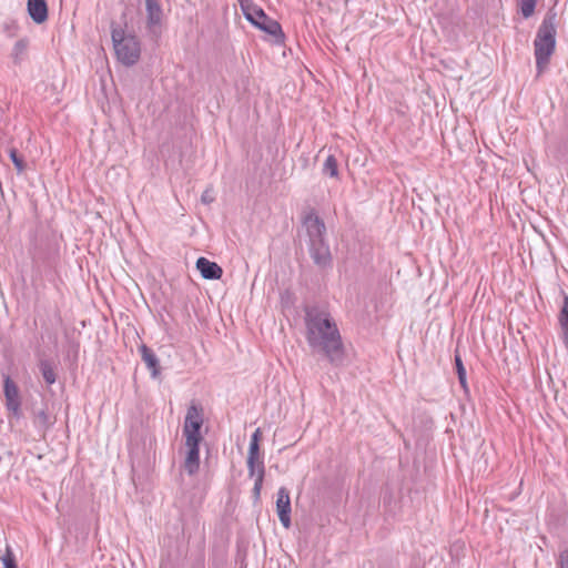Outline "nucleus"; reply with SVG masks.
Returning a JSON list of instances; mask_svg holds the SVG:
<instances>
[{
    "instance_id": "obj_23",
    "label": "nucleus",
    "mask_w": 568,
    "mask_h": 568,
    "mask_svg": "<svg viewBox=\"0 0 568 568\" xmlns=\"http://www.w3.org/2000/svg\"><path fill=\"white\" fill-rule=\"evenodd\" d=\"M257 466H258L257 467V476L255 478L254 486H253V495H254L255 499L260 498L261 489H262L263 480H264V475H265L264 463H258Z\"/></svg>"
},
{
    "instance_id": "obj_19",
    "label": "nucleus",
    "mask_w": 568,
    "mask_h": 568,
    "mask_svg": "<svg viewBox=\"0 0 568 568\" xmlns=\"http://www.w3.org/2000/svg\"><path fill=\"white\" fill-rule=\"evenodd\" d=\"M455 366H456V372H457L459 384L464 388V390H467L468 386H467L466 369L463 364L462 357L458 353L455 354Z\"/></svg>"
},
{
    "instance_id": "obj_10",
    "label": "nucleus",
    "mask_w": 568,
    "mask_h": 568,
    "mask_svg": "<svg viewBox=\"0 0 568 568\" xmlns=\"http://www.w3.org/2000/svg\"><path fill=\"white\" fill-rule=\"evenodd\" d=\"M196 268L205 280H219L222 277V267L205 257H199L196 261Z\"/></svg>"
},
{
    "instance_id": "obj_13",
    "label": "nucleus",
    "mask_w": 568,
    "mask_h": 568,
    "mask_svg": "<svg viewBox=\"0 0 568 568\" xmlns=\"http://www.w3.org/2000/svg\"><path fill=\"white\" fill-rule=\"evenodd\" d=\"M29 38L24 37L17 40L11 49L10 59L14 65H21L29 57Z\"/></svg>"
},
{
    "instance_id": "obj_1",
    "label": "nucleus",
    "mask_w": 568,
    "mask_h": 568,
    "mask_svg": "<svg viewBox=\"0 0 568 568\" xmlns=\"http://www.w3.org/2000/svg\"><path fill=\"white\" fill-rule=\"evenodd\" d=\"M306 341L313 352L322 354L334 366L344 362L341 333L331 315L316 307L305 312Z\"/></svg>"
},
{
    "instance_id": "obj_14",
    "label": "nucleus",
    "mask_w": 568,
    "mask_h": 568,
    "mask_svg": "<svg viewBox=\"0 0 568 568\" xmlns=\"http://www.w3.org/2000/svg\"><path fill=\"white\" fill-rule=\"evenodd\" d=\"M146 23L150 29L161 24L163 10L159 0H145Z\"/></svg>"
},
{
    "instance_id": "obj_2",
    "label": "nucleus",
    "mask_w": 568,
    "mask_h": 568,
    "mask_svg": "<svg viewBox=\"0 0 568 568\" xmlns=\"http://www.w3.org/2000/svg\"><path fill=\"white\" fill-rule=\"evenodd\" d=\"M556 36L557 14L555 11L549 10L545 14L534 40V53L538 74H541L549 64L550 57L556 49Z\"/></svg>"
},
{
    "instance_id": "obj_16",
    "label": "nucleus",
    "mask_w": 568,
    "mask_h": 568,
    "mask_svg": "<svg viewBox=\"0 0 568 568\" xmlns=\"http://www.w3.org/2000/svg\"><path fill=\"white\" fill-rule=\"evenodd\" d=\"M200 468V448H187L184 469L189 475H194Z\"/></svg>"
},
{
    "instance_id": "obj_3",
    "label": "nucleus",
    "mask_w": 568,
    "mask_h": 568,
    "mask_svg": "<svg viewBox=\"0 0 568 568\" xmlns=\"http://www.w3.org/2000/svg\"><path fill=\"white\" fill-rule=\"evenodd\" d=\"M240 7L245 19L257 29L271 36L275 44L284 43L285 34L281 24L268 17L261 7L252 0H240Z\"/></svg>"
},
{
    "instance_id": "obj_8",
    "label": "nucleus",
    "mask_w": 568,
    "mask_h": 568,
    "mask_svg": "<svg viewBox=\"0 0 568 568\" xmlns=\"http://www.w3.org/2000/svg\"><path fill=\"white\" fill-rule=\"evenodd\" d=\"M291 510L290 491L285 487H281L277 491L276 511L281 524L285 528L291 527Z\"/></svg>"
},
{
    "instance_id": "obj_24",
    "label": "nucleus",
    "mask_w": 568,
    "mask_h": 568,
    "mask_svg": "<svg viewBox=\"0 0 568 568\" xmlns=\"http://www.w3.org/2000/svg\"><path fill=\"white\" fill-rule=\"evenodd\" d=\"M258 463H264L262 459H260V454H253V453L247 454V470H248L250 477L256 478Z\"/></svg>"
},
{
    "instance_id": "obj_27",
    "label": "nucleus",
    "mask_w": 568,
    "mask_h": 568,
    "mask_svg": "<svg viewBox=\"0 0 568 568\" xmlns=\"http://www.w3.org/2000/svg\"><path fill=\"white\" fill-rule=\"evenodd\" d=\"M9 155H10V159L14 165V168L17 169V171L19 173L23 172L24 171V161L23 159L18 154L17 150L16 149H10L9 150Z\"/></svg>"
},
{
    "instance_id": "obj_26",
    "label": "nucleus",
    "mask_w": 568,
    "mask_h": 568,
    "mask_svg": "<svg viewBox=\"0 0 568 568\" xmlns=\"http://www.w3.org/2000/svg\"><path fill=\"white\" fill-rule=\"evenodd\" d=\"M1 561L4 568H18L14 554L8 546L4 554L1 556Z\"/></svg>"
},
{
    "instance_id": "obj_11",
    "label": "nucleus",
    "mask_w": 568,
    "mask_h": 568,
    "mask_svg": "<svg viewBox=\"0 0 568 568\" xmlns=\"http://www.w3.org/2000/svg\"><path fill=\"white\" fill-rule=\"evenodd\" d=\"M139 352L141 354L142 361L145 363L148 369L151 373V377L156 379L161 375L160 361L155 353L148 347L145 344H142L139 347Z\"/></svg>"
},
{
    "instance_id": "obj_22",
    "label": "nucleus",
    "mask_w": 568,
    "mask_h": 568,
    "mask_svg": "<svg viewBox=\"0 0 568 568\" xmlns=\"http://www.w3.org/2000/svg\"><path fill=\"white\" fill-rule=\"evenodd\" d=\"M323 172L331 178H337L338 176V165L337 160L334 155H328L324 162L323 165Z\"/></svg>"
},
{
    "instance_id": "obj_25",
    "label": "nucleus",
    "mask_w": 568,
    "mask_h": 568,
    "mask_svg": "<svg viewBox=\"0 0 568 568\" xmlns=\"http://www.w3.org/2000/svg\"><path fill=\"white\" fill-rule=\"evenodd\" d=\"M185 437V446L186 448H200V443L202 440L201 433H183Z\"/></svg>"
},
{
    "instance_id": "obj_31",
    "label": "nucleus",
    "mask_w": 568,
    "mask_h": 568,
    "mask_svg": "<svg viewBox=\"0 0 568 568\" xmlns=\"http://www.w3.org/2000/svg\"><path fill=\"white\" fill-rule=\"evenodd\" d=\"M191 568H205L204 559L197 560L191 566Z\"/></svg>"
},
{
    "instance_id": "obj_18",
    "label": "nucleus",
    "mask_w": 568,
    "mask_h": 568,
    "mask_svg": "<svg viewBox=\"0 0 568 568\" xmlns=\"http://www.w3.org/2000/svg\"><path fill=\"white\" fill-rule=\"evenodd\" d=\"M39 368H40L42 377L47 384L52 385L55 383L57 374L54 372L52 364L49 361H47V359L40 361Z\"/></svg>"
},
{
    "instance_id": "obj_15",
    "label": "nucleus",
    "mask_w": 568,
    "mask_h": 568,
    "mask_svg": "<svg viewBox=\"0 0 568 568\" xmlns=\"http://www.w3.org/2000/svg\"><path fill=\"white\" fill-rule=\"evenodd\" d=\"M33 425L41 437H44L47 432L53 425V420L45 409H39L34 413Z\"/></svg>"
},
{
    "instance_id": "obj_5",
    "label": "nucleus",
    "mask_w": 568,
    "mask_h": 568,
    "mask_svg": "<svg viewBox=\"0 0 568 568\" xmlns=\"http://www.w3.org/2000/svg\"><path fill=\"white\" fill-rule=\"evenodd\" d=\"M3 394L6 398V408L13 416L20 418L22 410L19 388L9 375H3Z\"/></svg>"
},
{
    "instance_id": "obj_21",
    "label": "nucleus",
    "mask_w": 568,
    "mask_h": 568,
    "mask_svg": "<svg viewBox=\"0 0 568 568\" xmlns=\"http://www.w3.org/2000/svg\"><path fill=\"white\" fill-rule=\"evenodd\" d=\"M19 26L13 19H7L0 24V31L8 38H14L18 34Z\"/></svg>"
},
{
    "instance_id": "obj_9",
    "label": "nucleus",
    "mask_w": 568,
    "mask_h": 568,
    "mask_svg": "<svg viewBox=\"0 0 568 568\" xmlns=\"http://www.w3.org/2000/svg\"><path fill=\"white\" fill-rule=\"evenodd\" d=\"M203 425V415H202V408H200L196 405H191L187 408L184 425H183V433H201V427Z\"/></svg>"
},
{
    "instance_id": "obj_29",
    "label": "nucleus",
    "mask_w": 568,
    "mask_h": 568,
    "mask_svg": "<svg viewBox=\"0 0 568 568\" xmlns=\"http://www.w3.org/2000/svg\"><path fill=\"white\" fill-rule=\"evenodd\" d=\"M560 568H568V548L560 555Z\"/></svg>"
},
{
    "instance_id": "obj_30",
    "label": "nucleus",
    "mask_w": 568,
    "mask_h": 568,
    "mask_svg": "<svg viewBox=\"0 0 568 568\" xmlns=\"http://www.w3.org/2000/svg\"><path fill=\"white\" fill-rule=\"evenodd\" d=\"M202 202L203 203H211L213 201V197L209 194L207 191H205L203 194H202Z\"/></svg>"
},
{
    "instance_id": "obj_20",
    "label": "nucleus",
    "mask_w": 568,
    "mask_h": 568,
    "mask_svg": "<svg viewBox=\"0 0 568 568\" xmlns=\"http://www.w3.org/2000/svg\"><path fill=\"white\" fill-rule=\"evenodd\" d=\"M538 0H518V9L525 19L530 18L535 13Z\"/></svg>"
},
{
    "instance_id": "obj_7",
    "label": "nucleus",
    "mask_w": 568,
    "mask_h": 568,
    "mask_svg": "<svg viewBox=\"0 0 568 568\" xmlns=\"http://www.w3.org/2000/svg\"><path fill=\"white\" fill-rule=\"evenodd\" d=\"M303 224L307 232L308 243L325 240L326 227L320 216L310 213L305 216Z\"/></svg>"
},
{
    "instance_id": "obj_6",
    "label": "nucleus",
    "mask_w": 568,
    "mask_h": 568,
    "mask_svg": "<svg viewBox=\"0 0 568 568\" xmlns=\"http://www.w3.org/2000/svg\"><path fill=\"white\" fill-rule=\"evenodd\" d=\"M308 252L315 265L321 268L331 267L333 257L326 240L308 243Z\"/></svg>"
},
{
    "instance_id": "obj_17",
    "label": "nucleus",
    "mask_w": 568,
    "mask_h": 568,
    "mask_svg": "<svg viewBox=\"0 0 568 568\" xmlns=\"http://www.w3.org/2000/svg\"><path fill=\"white\" fill-rule=\"evenodd\" d=\"M558 322L561 328L562 343L568 348V296L564 297L562 306L558 315Z\"/></svg>"
},
{
    "instance_id": "obj_28",
    "label": "nucleus",
    "mask_w": 568,
    "mask_h": 568,
    "mask_svg": "<svg viewBox=\"0 0 568 568\" xmlns=\"http://www.w3.org/2000/svg\"><path fill=\"white\" fill-rule=\"evenodd\" d=\"M261 429L256 428L255 432L251 436L248 453L260 454V438H261Z\"/></svg>"
},
{
    "instance_id": "obj_12",
    "label": "nucleus",
    "mask_w": 568,
    "mask_h": 568,
    "mask_svg": "<svg viewBox=\"0 0 568 568\" xmlns=\"http://www.w3.org/2000/svg\"><path fill=\"white\" fill-rule=\"evenodd\" d=\"M27 10L37 24H41L48 19V6L45 0H28Z\"/></svg>"
},
{
    "instance_id": "obj_4",
    "label": "nucleus",
    "mask_w": 568,
    "mask_h": 568,
    "mask_svg": "<svg viewBox=\"0 0 568 568\" xmlns=\"http://www.w3.org/2000/svg\"><path fill=\"white\" fill-rule=\"evenodd\" d=\"M111 37L118 60L128 67L135 64L141 54L138 38L134 34L125 33L122 29H112Z\"/></svg>"
}]
</instances>
